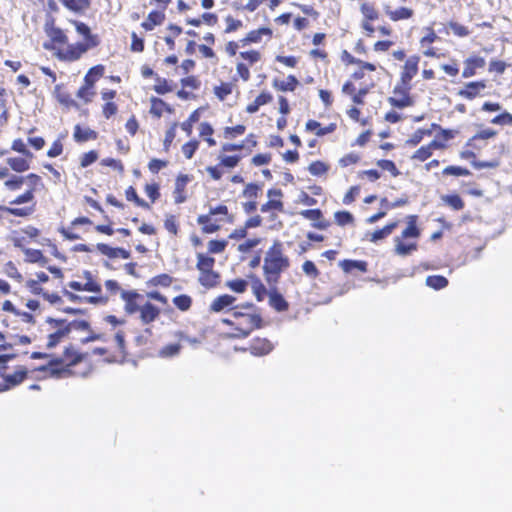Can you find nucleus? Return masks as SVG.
<instances>
[{"label":"nucleus","instance_id":"nucleus-63","mask_svg":"<svg viewBox=\"0 0 512 512\" xmlns=\"http://www.w3.org/2000/svg\"><path fill=\"white\" fill-rule=\"evenodd\" d=\"M442 201L455 211L462 210L465 206L462 198L456 193L443 196Z\"/></svg>","mask_w":512,"mask_h":512},{"label":"nucleus","instance_id":"nucleus-11","mask_svg":"<svg viewBox=\"0 0 512 512\" xmlns=\"http://www.w3.org/2000/svg\"><path fill=\"white\" fill-rule=\"evenodd\" d=\"M79 279L70 281L67 286L73 291H85L95 293L96 296H90L87 301L92 304H105L108 296H102V286L99 280L89 270H84Z\"/></svg>","mask_w":512,"mask_h":512},{"label":"nucleus","instance_id":"nucleus-57","mask_svg":"<svg viewBox=\"0 0 512 512\" xmlns=\"http://www.w3.org/2000/svg\"><path fill=\"white\" fill-rule=\"evenodd\" d=\"M153 90L158 95H165V94L173 91V85H172V82L168 81L166 78L156 75L155 76V85L153 86Z\"/></svg>","mask_w":512,"mask_h":512},{"label":"nucleus","instance_id":"nucleus-39","mask_svg":"<svg viewBox=\"0 0 512 512\" xmlns=\"http://www.w3.org/2000/svg\"><path fill=\"white\" fill-rule=\"evenodd\" d=\"M63 7L74 14H84L91 7V0H59Z\"/></svg>","mask_w":512,"mask_h":512},{"label":"nucleus","instance_id":"nucleus-7","mask_svg":"<svg viewBox=\"0 0 512 512\" xmlns=\"http://www.w3.org/2000/svg\"><path fill=\"white\" fill-rule=\"evenodd\" d=\"M89 354L81 352L74 344L69 343L64 347L61 355L53 357L42 371H49L56 378H66L76 374L75 367L88 361Z\"/></svg>","mask_w":512,"mask_h":512},{"label":"nucleus","instance_id":"nucleus-27","mask_svg":"<svg viewBox=\"0 0 512 512\" xmlns=\"http://www.w3.org/2000/svg\"><path fill=\"white\" fill-rule=\"evenodd\" d=\"M117 96L116 90L105 89L101 92V98L105 103L102 106V114L105 119H110L118 112V105L113 101Z\"/></svg>","mask_w":512,"mask_h":512},{"label":"nucleus","instance_id":"nucleus-35","mask_svg":"<svg viewBox=\"0 0 512 512\" xmlns=\"http://www.w3.org/2000/svg\"><path fill=\"white\" fill-rule=\"evenodd\" d=\"M15 319H10L9 316L2 320V323L7 328H10L13 331H17L19 327L14 325L16 322H22L24 324L32 325L35 323V317L26 311H20L18 309L17 313L14 316Z\"/></svg>","mask_w":512,"mask_h":512},{"label":"nucleus","instance_id":"nucleus-56","mask_svg":"<svg viewBox=\"0 0 512 512\" xmlns=\"http://www.w3.org/2000/svg\"><path fill=\"white\" fill-rule=\"evenodd\" d=\"M243 63L253 66L262 60V53L256 49H250L239 53Z\"/></svg>","mask_w":512,"mask_h":512},{"label":"nucleus","instance_id":"nucleus-13","mask_svg":"<svg viewBox=\"0 0 512 512\" xmlns=\"http://www.w3.org/2000/svg\"><path fill=\"white\" fill-rule=\"evenodd\" d=\"M221 222H233V216L224 204L211 207L207 214L199 215L197 218V223L201 225V230L205 234L217 232L221 228Z\"/></svg>","mask_w":512,"mask_h":512},{"label":"nucleus","instance_id":"nucleus-1","mask_svg":"<svg viewBox=\"0 0 512 512\" xmlns=\"http://www.w3.org/2000/svg\"><path fill=\"white\" fill-rule=\"evenodd\" d=\"M70 22L77 33L83 36V41L70 43L66 32L54 25L45 29L49 41L44 44V48L50 51L59 62L66 64L80 61L89 50L98 47L101 43L99 35L92 33L86 23L77 20Z\"/></svg>","mask_w":512,"mask_h":512},{"label":"nucleus","instance_id":"nucleus-40","mask_svg":"<svg viewBox=\"0 0 512 512\" xmlns=\"http://www.w3.org/2000/svg\"><path fill=\"white\" fill-rule=\"evenodd\" d=\"M350 63L351 64H356L359 66V69L355 70L350 79L349 80H352V81H357V80H360L364 77L365 75V71H369V72H374L376 71L377 67L375 64L373 63H370V62H365V61H362L360 59H357L355 57H351V60H350Z\"/></svg>","mask_w":512,"mask_h":512},{"label":"nucleus","instance_id":"nucleus-9","mask_svg":"<svg viewBox=\"0 0 512 512\" xmlns=\"http://www.w3.org/2000/svg\"><path fill=\"white\" fill-rule=\"evenodd\" d=\"M418 216H407V226L400 236L394 238V253L398 256H408L418 250L417 240L421 230L417 225Z\"/></svg>","mask_w":512,"mask_h":512},{"label":"nucleus","instance_id":"nucleus-61","mask_svg":"<svg viewBox=\"0 0 512 512\" xmlns=\"http://www.w3.org/2000/svg\"><path fill=\"white\" fill-rule=\"evenodd\" d=\"M182 345L180 343H169L158 351L160 358H173L180 354Z\"/></svg>","mask_w":512,"mask_h":512},{"label":"nucleus","instance_id":"nucleus-22","mask_svg":"<svg viewBox=\"0 0 512 512\" xmlns=\"http://www.w3.org/2000/svg\"><path fill=\"white\" fill-rule=\"evenodd\" d=\"M420 57L418 55H411L407 57L404 64L401 67L399 73V79L397 82L406 85H412L413 78L418 74L419 71Z\"/></svg>","mask_w":512,"mask_h":512},{"label":"nucleus","instance_id":"nucleus-55","mask_svg":"<svg viewBox=\"0 0 512 512\" xmlns=\"http://www.w3.org/2000/svg\"><path fill=\"white\" fill-rule=\"evenodd\" d=\"M247 128L244 124H237L235 126H227L223 129L224 139L231 141L237 137L245 134Z\"/></svg>","mask_w":512,"mask_h":512},{"label":"nucleus","instance_id":"nucleus-41","mask_svg":"<svg viewBox=\"0 0 512 512\" xmlns=\"http://www.w3.org/2000/svg\"><path fill=\"white\" fill-rule=\"evenodd\" d=\"M339 266L345 273H352L355 270L360 273L368 271V263L364 260L344 259L340 261Z\"/></svg>","mask_w":512,"mask_h":512},{"label":"nucleus","instance_id":"nucleus-8","mask_svg":"<svg viewBox=\"0 0 512 512\" xmlns=\"http://www.w3.org/2000/svg\"><path fill=\"white\" fill-rule=\"evenodd\" d=\"M290 267V259L284 252L283 243L273 241L264 256L263 275L269 285H276L281 274Z\"/></svg>","mask_w":512,"mask_h":512},{"label":"nucleus","instance_id":"nucleus-12","mask_svg":"<svg viewBox=\"0 0 512 512\" xmlns=\"http://www.w3.org/2000/svg\"><path fill=\"white\" fill-rule=\"evenodd\" d=\"M196 258V269L199 272L198 283L207 290L218 287L221 275L214 269L215 258L204 253H197Z\"/></svg>","mask_w":512,"mask_h":512},{"label":"nucleus","instance_id":"nucleus-37","mask_svg":"<svg viewBox=\"0 0 512 512\" xmlns=\"http://www.w3.org/2000/svg\"><path fill=\"white\" fill-rule=\"evenodd\" d=\"M305 129L306 131L314 132L315 135L318 137H323L327 134L335 132L337 129V124L332 122L329 123L327 126L322 127L320 122L310 119L306 122Z\"/></svg>","mask_w":512,"mask_h":512},{"label":"nucleus","instance_id":"nucleus-26","mask_svg":"<svg viewBox=\"0 0 512 512\" xmlns=\"http://www.w3.org/2000/svg\"><path fill=\"white\" fill-rule=\"evenodd\" d=\"M459 134L457 129L446 128L436 133L434 139L430 141L436 150L445 151L450 147V142Z\"/></svg>","mask_w":512,"mask_h":512},{"label":"nucleus","instance_id":"nucleus-52","mask_svg":"<svg viewBox=\"0 0 512 512\" xmlns=\"http://www.w3.org/2000/svg\"><path fill=\"white\" fill-rule=\"evenodd\" d=\"M249 282L242 278H235L225 282V287L236 294H243L248 290Z\"/></svg>","mask_w":512,"mask_h":512},{"label":"nucleus","instance_id":"nucleus-48","mask_svg":"<svg viewBox=\"0 0 512 512\" xmlns=\"http://www.w3.org/2000/svg\"><path fill=\"white\" fill-rule=\"evenodd\" d=\"M436 149L431 145L430 142L420 146L414 153L411 155V160L415 162H425L427 161L434 153Z\"/></svg>","mask_w":512,"mask_h":512},{"label":"nucleus","instance_id":"nucleus-17","mask_svg":"<svg viewBox=\"0 0 512 512\" xmlns=\"http://www.w3.org/2000/svg\"><path fill=\"white\" fill-rule=\"evenodd\" d=\"M237 298L228 293L220 294L212 299L208 306V312L210 314H226L230 316L237 307Z\"/></svg>","mask_w":512,"mask_h":512},{"label":"nucleus","instance_id":"nucleus-3","mask_svg":"<svg viewBox=\"0 0 512 512\" xmlns=\"http://www.w3.org/2000/svg\"><path fill=\"white\" fill-rule=\"evenodd\" d=\"M221 323L229 327L226 334L229 339H246L266 325L261 309L248 301L238 303L230 316L221 319Z\"/></svg>","mask_w":512,"mask_h":512},{"label":"nucleus","instance_id":"nucleus-53","mask_svg":"<svg viewBox=\"0 0 512 512\" xmlns=\"http://www.w3.org/2000/svg\"><path fill=\"white\" fill-rule=\"evenodd\" d=\"M251 288L252 293L258 302H262L266 296L269 297V290H267L266 286L258 277L253 279Z\"/></svg>","mask_w":512,"mask_h":512},{"label":"nucleus","instance_id":"nucleus-58","mask_svg":"<svg viewBox=\"0 0 512 512\" xmlns=\"http://www.w3.org/2000/svg\"><path fill=\"white\" fill-rule=\"evenodd\" d=\"M201 108L194 110L188 118L180 124L181 129L186 133L187 136H191L193 132V126L200 119Z\"/></svg>","mask_w":512,"mask_h":512},{"label":"nucleus","instance_id":"nucleus-25","mask_svg":"<svg viewBox=\"0 0 512 512\" xmlns=\"http://www.w3.org/2000/svg\"><path fill=\"white\" fill-rule=\"evenodd\" d=\"M263 37H265L267 40L272 39V29L269 27H260L249 31L243 38L240 39L241 47H246L250 44H258L262 41Z\"/></svg>","mask_w":512,"mask_h":512},{"label":"nucleus","instance_id":"nucleus-50","mask_svg":"<svg viewBox=\"0 0 512 512\" xmlns=\"http://www.w3.org/2000/svg\"><path fill=\"white\" fill-rule=\"evenodd\" d=\"M7 164L13 171L17 173H23L30 168V161L27 159V157H10L7 159Z\"/></svg>","mask_w":512,"mask_h":512},{"label":"nucleus","instance_id":"nucleus-30","mask_svg":"<svg viewBox=\"0 0 512 512\" xmlns=\"http://www.w3.org/2000/svg\"><path fill=\"white\" fill-rule=\"evenodd\" d=\"M486 88L484 80L468 82L458 91V95L464 99L472 100L481 95Z\"/></svg>","mask_w":512,"mask_h":512},{"label":"nucleus","instance_id":"nucleus-47","mask_svg":"<svg viewBox=\"0 0 512 512\" xmlns=\"http://www.w3.org/2000/svg\"><path fill=\"white\" fill-rule=\"evenodd\" d=\"M299 85L298 79L294 75H288L286 80L275 79L273 81V87L282 92H293Z\"/></svg>","mask_w":512,"mask_h":512},{"label":"nucleus","instance_id":"nucleus-45","mask_svg":"<svg viewBox=\"0 0 512 512\" xmlns=\"http://www.w3.org/2000/svg\"><path fill=\"white\" fill-rule=\"evenodd\" d=\"M24 253V260L28 263H38L42 266L46 265L48 258L39 249L21 248Z\"/></svg>","mask_w":512,"mask_h":512},{"label":"nucleus","instance_id":"nucleus-20","mask_svg":"<svg viewBox=\"0 0 512 512\" xmlns=\"http://www.w3.org/2000/svg\"><path fill=\"white\" fill-rule=\"evenodd\" d=\"M275 348V344L267 337L256 336L249 341L248 347L243 351H248L255 357H264L270 354Z\"/></svg>","mask_w":512,"mask_h":512},{"label":"nucleus","instance_id":"nucleus-2","mask_svg":"<svg viewBox=\"0 0 512 512\" xmlns=\"http://www.w3.org/2000/svg\"><path fill=\"white\" fill-rule=\"evenodd\" d=\"M498 132L490 127L480 129L472 135L459 152L462 160L468 161L476 170L496 169L501 165V159L508 154V146L505 142L493 145V157L489 160H480L479 153L488 146V141L497 136Z\"/></svg>","mask_w":512,"mask_h":512},{"label":"nucleus","instance_id":"nucleus-51","mask_svg":"<svg viewBox=\"0 0 512 512\" xmlns=\"http://www.w3.org/2000/svg\"><path fill=\"white\" fill-rule=\"evenodd\" d=\"M214 129L209 122H202L199 125V136L204 139L209 147L216 145V141L213 138Z\"/></svg>","mask_w":512,"mask_h":512},{"label":"nucleus","instance_id":"nucleus-31","mask_svg":"<svg viewBox=\"0 0 512 512\" xmlns=\"http://www.w3.org/2000/svg\"><path fill=\"white\" fill-rule=\"evenodd\" d=\"M268 304L278 313L286 312L290 307L289 302L279 292L275 285H273L269 290Z\"/></svg>","mask_w":512,"mask_h":512},{"label":"nucleus","instance_id":"nucleus-60","mask_svg":"<svg viewBox=\"0 0 512 512\" xmlns=\"http://www.w3.org/2000/svg\"><path fill=\"white\" fill-rule=\"evenodd\" d=\"M443 176H454V177H468L472 175V172L464 166L449 165L442 170Z\"/></svg>","mask_w":512,"mask_h":512},{"label":"nucleus","instance_id":"nucleus-18","mask_svg":"<svg viewBox=\"0 0 512 512\" xmlns=\"http://www.w3.org/2000/svg\"><path fill=\"white\" fill-rule=\"evenodd\" d=\"M372 86L373 84L357 87L354 81L348 79L342 85L341 91L344 95L350 97L354 105H364L365 97L370 92Z\"/></svg>","mask_w":512,"mask_h":512},{"label":"nucleus","instance_id":"nucleus-4","mask_svg":"<svg viewBox=\"0 0 512 512\" xmlns=\"http://www.w3.org/2000/svg\"><path fill=\"white\" fill-rule=\"evenodd\" d=\"M257 145L258 140L254 133H249L240 143H223L216 158L217 164L207 166L206 173L214 181L221 180L224 174L232 171L241 163L243 156L237 152L246 151L249 154Z\"/></svg>","mask_w":512,"mask_h":512},{"label":"nucleus","instance_id":"nucleus-46","mask_svg":"<svg viewBox=\"0 0 512 512\" xmlns=\"http://www.w3.org/2000/svg\"><path fill=\"white\" fill-rule=\"evenodd\" d=\"M262 239L260 237H254L244 240L237 246V251L241 254V260L245 261L247 259V255L252 253V251L260 245Z\"/></svg>","mask_w":512,"mask_h":512},{"label":"nucleus","instance_id":"nucleus-21","mask_svg":"<svg viewBox=\"0 0 512 512\" xmlns=\"http://www.w3.org/2000/svg\"><path fill=\"white\" fill-rule=\"evenodd\" d=\"M1 376H0V392L11 389L20 383H22L27 377V370L20 368L14 371L12 374H6V366L0 365Z\"/></svg>","mask_w":512,"mask_h":512},{"label":"nucleus","instance_id":"nucleus-10","mask_svg":"<svg viewBox=\"0 0 512 512\" xmlns=\"http://www.w3.org/2000/svg\"><path fill=\"white\" fill-rule=\"evenodd\" d=\"M50 277L46 272H35L31 277L25 280V289L34 296L42 297L48 303L55 305L63 302L62 297L57 291L48 288Z\"/></svg>","mask_w":512,"mask_h":512},{"label":"nucleus","instance_id":"nucleus-49","mask_svg":"<svg viewBox=\"0 0 512 512\" xmlns=\"http://www.w3.org/2000/svg\"><path fill=\"white\" fill-rule=\"evenodd\" d=\"M104 73L105 66L102 64H97L87 71L83 81L88 83V85L95 87L96 82L104 76Z\"/></svg>","mask_w":512,"mask_h":512},{"label":"nucleus","instance_id":"nucleus-6","mask_svg":"<svg viewBox=\"0 0 512 512\" xmlns=\"http://www.w3.org/2000/svg\"><path fill=\"white\" fill-rule=\"evenodd\" d=\"M89 323L85 320L68 321L67 319H54L48 317L40 326L38 339L43 346L50 350L68 338L72 330H86Z\"/></svg>","mask_w":512,"mask_h":512},{"label":"nucleus","instance_id":"nucleus-16","mask_svg":"<svg viewBox=\"0 0 512 512\" xmlns=\"http://www.w3.org/2000/svg\"><path fill=\"white\" fill-rule=\"evenodd\" d=\"M268 200L261 205L260 211L268 214L271 221L284 212L283 191L280 188H271L267 191Z\"/></svg>","mask_w":512,"mask_h":512},{"label":"nucleus","instance_id":"nucleus-15","mask_svg":"<svg viewBox=\"0 0 512 512\" xmlns=\"http://www.w3.org/2000/svg\"><path fill=\"white\" fill-rule=\"evenodd\" d=\"M360 12L362 20L360 27L366 37H373L376 32V27L373 25L374 21L380 18V12L375 2L364 1L360 5Z\"/></svg>","mask_w":512,"mask_h":512},{"label":"nucleus","instance_id":"nucleus-34","mask_svg":"<svg viewBox=\"0 0 512 512\" xmlns=\"http://www.w3.org/2000/svg\"><path fill=\"white\" fill-rule=\"evenodd\" d=\"M21 237L13 238V245L18 248H22L23 244L28 241H36L40 236L41 231L33 225H27L20 229Z\"/></svg>","mask_w":512,"mask_h":512},{"label":"nucleus","instance_id":"nucleus-36","mask_svg":"<svg viewBox=\"0 0 512 512\" xmlns=\"http://www.w3.org/2000/svg\"><path fill=\"white\" fill-rule=\"evenodd\" d=\"M98 138V132L89 128L82 127L80 124L74 126L73 139L76 143H85L94 141Z\"/></svg>","mask_w":512,"mask_h":512},{"label":"nucleus","instance_id":"nucleus-43","mask_svg":"<svg viewBox=\"0 0 512 512\" xmlns=\"http://www.w3.org/2000/svg\"><path fill=\"white\" fill-rule=\"evenodd\" d=\"M273 100V96L268 91H262L253 102L246 106V112L249 114L256 113L259 108L263 105L270 103Z\"/></svg>","mask_w":512,"mask_h":512},{"label":"nucleus","instance_id":"nucleus-29","mask_svg":"<svg viewBox=\"0 0 512 512\" xmlns=\"http://www.w3.org/2000/svg\"><path fill=\"white\" fill-rule=\"evenodd\" d=\"M384 12H385V15L388 17V19L393 22L410 20L415 15L414 9L407 7V6H401V7H397V8H392L391 6H385Z\"/></svg>","mask_w":512,"mask_h":512},{"label":"nucleus","instance_id":"nucleus-64","mask_svg":"<svg viewBox=\"0 0 512 512\" xmlns=\"http://www.w3.org/2000/svg\"><path fill=\"white\" fill-rule=\"evenodd\" d=\"M361 161V155L358 152H349L343 155L339 160L338 164L341 168H347L355 166Z\"/></svg>","mask_w":512,"mask_h":512},{"label":"nucleus","instance_id":"nucleus-42","mask_svg":"<svg viewBox=\"0 0 512 512\" xmlns=\"http://www.w3.org/2000/svg\"><path fill=\"white\" fill-rule=\"evenodd\" d=\"M97 249L103 254L108 256L109 258H122L128 259L131 256L130 251L124 248H113L107 244L100 243L97 245Z\"/></svg>","mask_w":512,"mask_h":512},{"label":"nucleus","instance_id":"nucleus-28","mask_svg":"<svg viewBox=\"0 0 512 512\" xmlns=\"http://www.w3.org/2000/svg\"><path fill=\"white\" fill-rule=\"evenodd\" d=\"M300 215L303 218L312 221V227L319 230H326L331 225V222L324 218L322 211L318 208L302 210Z\"/></svg>","mask_w":512,"mask_h":512},{"label":"nucleus","instance_id":"nucleus-19","mask_svg":"<svg viewBox=\"0 0 512 512\" xmlns=\"http://www.w3.org/2000/svg\"><path fill=\"white\" fill-rule=\"evenodd\" d=\"M422 32L423 36L419 39V45L423 49V55L428 58H439L440 54L432 46L433 43L440 39L436 31L433 27L427 26L422 29Z\"/></svg>","mask_w":512,"mask_h":512},{"label":"nucleus","instance_id":"nucleus-44","mask_svg":"<svg viewBox=\"0 0 512 512\" xmlns=\"http://www.w3.org/2000/svg\"><path fill=\"white\" fill-rule=\"evenodd\" d=\"M398 225H399L398 221L390 222V223L386 224L383 228L378 229L372 233H369L367 235L368 240L376 243L377 241L382 240V239L388 237L389 235H391L392 232L398 227Z\"/></svg>","mask_w":512,"mask_h":512},{"label":"nucleus","instance_id":"nucleus-62","mask_svg":"<svg viewBox=\"0 0 512 512\" xmlns=\"http://www.w3.org/2000/svg\"><path fill=\"white\" fill-rule=\"evenodd\" d=\"M426 285L434 290H441L448 286V279L442 275H429L425 281Z\"/></svg>","mask_w":512,"mask_h":512},{"label":"nucleus","instance_id":"nucleus-59","mask_svg":"<svg viewBox=\"0 0 512 512\" xmlns=\"http://www.w3.org/2000/svg\"><path fill=\"white\" fill-rule=\"evenodd\" d=\"M172 303L181 312H186L192 307L193 299L190 295L180 294L172 299Z\"/></svg>","mask_w":512,"mask_h":512},{"label":"nucleus","instance_id":"nucleus-54","mask_svg":"<svg viewBox=\"0 0 512 512\" xmlns=\"http://www.w3.org/2000/svg\"><path fill=\"white\" fill-rule=\"evenodd\" d=\"M125 197L127 201L133 202L138 207L147 210L151 208L148 202L139 197L136 189L133 186H129L126 188Z\"/></svg>","mask_w":512,"mask_h":512},{"label":"nucleus","instance_id":"nucleus-23","mask_svg":"<svg viewBox=\"0 0 512 512\" xmlns=\"http://www.w3.org/2000/svg\"><path fill=\"white\" fill-rule=\"evenodd\" d=\"M181 89L177 91V97L181 100H194L197 95L194 91H197L201 87L200 79L195 75H189L180 80Z\"/></svg>","mask_w":512,"mask_h":512},{"label":"nucleus","instance_id":"nucleus-33","mask_svg":"<svg viewBox=\"0 0 512 512\" xmlns=\"http://www.w3.org/2000/svg\"><path fill=\"white\" fill-rule=\"evenodd\" d=\"M486 61L483 57L478 55H472L465 59L464 69L462 71L463 78H470L476 75L477 69H481L485 66Z\"/></svg>","mask_w":512,"mask_h":512},{"label":"nucleus","instance_id":"nucleus-24","mask_svg":"<svg viewBox=\"0 0 512 512\" xmlns=\"http://www.w3.org/2000/svg\"><path fill=\"white\" fill-rule=\"evenodd\" d=\"M192 180V176L188 174H178L175 178L173 198L175 204L184 203L187 196V185Z\"/></svg>","mask_w":512,"mask_h":512},{"label":"nucleus","instance_id":"nucleus-32","mask_svg":"<svg viewBox=\"0 0 512 512\" xmlns=\"http://www.w3.org/2000/svg\"><path fill=\"white\" fill-rule=\"evenodd\" d=\"M149 113L153 118L160 119L164 113H174V108L166 103L163 99L153 96L150 98Z\"/></svg>","mask_w":512,"mask_h":512},{"label":"nucleus","instance_id":"nucleus-14","mask_svg":"<svg viewBox=\"0 0 512 512\" xmlns=\"http://www.w3.org/2000/svg\"><path fill=\"white\" fill-rule=\"evenodd\" d=\"M412 85L396 82L391 95L387 98L389 105L395 109L403 110L414 105L415 100L411 93Z\"/></svg>","mask_w":512,"mask_h":512},{"label":"nucleus","instance_id":"nucleus-5","mask_svg":"<svg viewBox=\"0 0 512 512\" xmlns=\"http://www.w3.org/2000/svg\"><path fill=\"white\" fill-rule=\"evenodd\" d=\"M121 299L124 301V310L128 315H137L143 325H149L161 315V309L151 300L158 301L162 305L168 304V299L159 291H150L141 294L136 290L123 291Z\"/></svg>","mask_w":512,"mask_h":512},{"label":"nucleus","instance_id":"nucleus-38","mask_svg":"<svg viewBox=\"0 0 512 512\" xmlns=\"http://www.w3.org/2000/svg\"><path fill=\"white\" fill-rule=\"evenodd\" d=\"M166 18L164 11L152 10L147 18L141 23V27L146 31H152L156 26L164 23Z\"/></svg>","mask_w":512,"mask_h":512}]
</instances>
